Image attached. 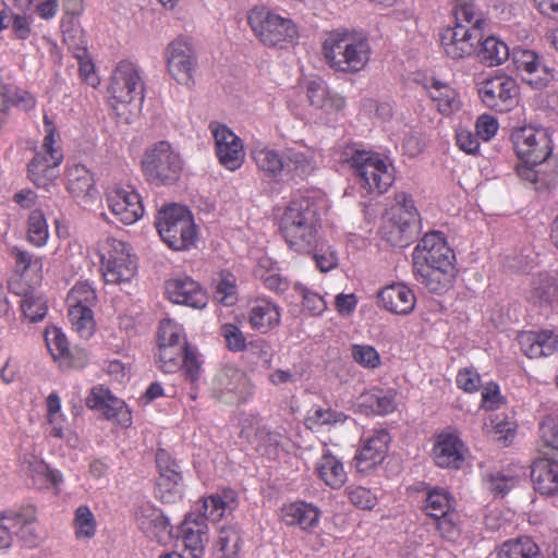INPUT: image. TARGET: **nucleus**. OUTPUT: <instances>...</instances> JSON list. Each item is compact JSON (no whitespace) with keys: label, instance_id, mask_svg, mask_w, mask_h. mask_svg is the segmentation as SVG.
<instances>
[{"label":"nucleus","instance_id":"obj_61","mask_svg":"<svg viewBox=\"0 0 558 558\" xmlns=\"http://www.w3.org/2000/svg\"><path fill=\"white\" fill-rule=\"evenodd\" d=\"M45 341L54 360L63 359L69 355V343L61 329L57 327L48 328L45 333Z\"/></svg>","mask_w":558,"mask_h":558},{"label":"nucleus","instance_id":"obj_46","mask_svg":"<svg viewBox=\"0 0 558 558\" xmlns=\"http://www.w3.org/2000/svg\"><path fill=\"white\" fill-rule=\"evenodd\" d=\"M356 405L359 408V411L366 415H386L388 413L393 412V410L396 409L395 392L391 390H377L362 393L357 398Z\"/></svg>","mask_w":558,"mask_h":558},{"label":"nucleus","instance_id":"obj_10","mask_svg":"<svg viewBox=\"0 0 558 558\" xmlns=\"http://www.w3.org/2000/svg\"><path fill=\"white\" fill-rule=\"evenodd\" d=\"M156 227L162 241L172 250H186L194 244L195 226L191 213L181 205L162 208L157 217Z\"/></svg>","mask_w":558,"mask_h":558},{"label":"nucleus","instance_id":"obj_9","mask_svg":"<svg viewBox=\"0 0 558 558\" xmlns=\"http://www.w3.org/2000/svg\"><path fill=\"white\" fill-rule=\"evenodd\" d=\"M142 167L148 181L170 184L179 179L183 170V159L172 144L160 141L145 150Z\"/></svg>","mask_w":558,"mask_h":558},{"label":"nucleus","instance_id":"obj_36","mask_svg":"<svg viewBox=\"0 0 558 558\" xmlns=\"http://www.w3.org/2000/svg\"><path fill=\"white\" fill-rule=\"evenodd\" d=\"M181 534L185 548L192 558L203 556L208 542V525L202 514H189L181 526Z\"/></svg>","mask_w":558,"mask_h":558},{"label":"nucleus","instance_id":"obj_11","mask_svg":"<svg viewBox=\"0 0 558 558\" xmlns=\"http://www.w3.org/2000/svg\"><path fill=\"white\" fill-rule=\"evenodd\" d=\"M97 302L95 288L87 281L77 282L66 296L68 318L72 329L84 339H88L95 331L93 306Z\"/></svg>","mask_w":558,"mask_h":558},{"label":"nucleus","instance_id":"obj_55","mask_svg":"<svg viewBox=\"0 0 558 558\" xmlns=\"http://www.w3.org/2000/svg\"><path fill=\"white\" fill-rule=\"evenodd\" d=\"M75 537L80 541L94 537L97 522L88 506L82 505L76 508L73 518Z\"/></svg>","mask_w":558,"mask_h":558},{"label":"nucleus","instance_id":"obj_62","mask_svg":"<svg viewBox=\"0 0 558 558\" xmlns=\"http://www.w3.org/2000/svg\"><path fill=\"white\" fill-rule=\"evenodd\" d=\"M345 420L347 416L343 413L333 411L331 409H323L319 407L313 408L307 416V423L311 428L339 424L343 423Z\"/></svg>","mask_w":558,"mask_h":558},{"label":"nucleus","instance_id":"obj_27","mask_svg":"<svg viewBox=\"0 0 558 558\" xmlns=\"http://www.w3.org/2000/svg\"><path fill=\"white\" fill-rule=\"evenodd\" d=\"M513 63L524 83L532 88H545L554 78L551 70L531 50L515 49L512 53Z\"/></svg>","mask_w":558,"mask_h":558},{"label":"nucleus","instance_id":"obj_3","mask_svg":"<svg viewBox=\"0 0 558 558\" xmlns=\"http://www.w3.org/2000/svg\"><path fill=\"white\" fill-rule=\"evenodd\" d=\"M454 26L444 29L440 43L447 57L460 60L473 56L483 38L485 20L469 0H456Z\"/></svg>","mask_w":558,"mask_h":558},{"label":"nucleus","instance_id":"obj_21","mask_svg":"<svg viewBox=\"0 0 558 558\" xmlns=\"http://www.w3.org/2000/svg\"><path fill=\"white\" fill-rule=\"evenodd\" d=\"M106 202L111 214L124 225H133L144 215L140 194L130 185H112L107 190Z\"/></svg>","mask_w":558,"mask_h":558},{"label":"nucleus","instance_id":"obj_64","mask_svg":"<svg viewBox=\"0 0 558 558\" xmlns=\"http://www.w3.org/2000/svg\"><path fill=\"white\" fill-rule=\"evenodd\" d=\"M294 289L301 294L303 299V307L311 315L316 316L325 312V310L327 308V304L322 295L311 291L308 288L299 282L294 284Z\"/></svg>","mask_w":558,"mask_h":558},{"label":"nucleus","instance_id":"obj_52","mask_svg":"<svg viewBox=\"0 0 558 558\" xmlns=\"http://www.w3.org/2000/svg\"><path fill=\"white\" fill-rule=\"evenodd\" d=\"M497 556L498 558H542L538 545L530 537L506 541Z\"/></svg>","mask_w":558,"mask_h":558},{"label":"nucleus","instance_id":"obj_43","mask_svg":"<svg viewBox=\"0 0 558 558\" xmlns=\"http://www.w3.org/2000/svg\"><path fill=\"white\" fill-rule=\"evenodd\" d=\"M534 487L542 495H558V462L536 460L531 470Z\"/></svg>","mask_w":558,"mask_h":558},{"label":"nucleus","instance_id":"obj_2","mask_svg":"<svg viewBox=\"0 0 558 558\" xmlns=\"http://www.w3.org/2000/svg\"><path fill=\"white\" fill-rule=\"evenodd\" d=\"M322 53L326 64L335 72L355 74L367 66L372 48L363 33L335 29L326 34Z\"/></svg>","mask_w":558,"mask_h":558},{"label":"nucleus","instance_id":"obj_22","mask_svg":"<svg viewBox=\"0 0 558 558\" xmlns=\"http://www.w3.org/2000/svg\"><path fill=\"white\" fill-rule=\"evenodd\" d=\"M209 129L219 162L230 171L239 169L245 158L242 140L227 125L210 123Z\"/></svg>","mask_w":558,"mask_h":558},{"label":"nucleus","instance_id":"obj_58","mask_svg":"<svg viewBox=\"0 0 558 558\" xmlns=\"http://www.w3.org/2000/svg\"><path fill=\"white\" fill-rule=\"evenodd\" d=\"M28 241L38 247L47 244L49 238L48 225L41 210H33L27 222Z\"/></svg>","mask_w":558,"mask_h":558},{"label":"nucleus","instance_id":"obj_23","mask_svg":"<svg viewBox=\"0 0 558 558\" xmlns=\"http://www.w3.org/2000/svg\"><path fill=\"white\" fill-rule=\"evenodd\" d=\"M137 527L150 539L167 545L173 539L172 525L162 511L151 502L141 504L134 512Z\"/></svg>","mask_w":558,"mask_h":558},{"label":"nucleus","instance_id":"obj_6","mask_svg":"<svg viewBox=\"0 0 558 558\" xmlns=\"http://www.w3.org/2000/svg\"><path fill=\"white\" fill-rule=\"evenodd\" d=\"M395 201L386 215L381 233L391 245L405 246L418 234L421 219L410 195L400 192L396 194Z\"/></svg>","mask_w":558,"mask_h":558},{"label":"nucleus","instance_id":"obj_40","mask_svg":"<svg viewBox=\"0 0 558 558\" xmlns=\"http://www.w3.org/2000/svg\"><path fill=\"white\" fill-rule=\"evenodd\" d=\"M320 510L305 501H294L283 505L281 520L287 525L299 526L304 531L315 529L319 523Z\"/></svg>","mask_w":558,"mask_h":558},{"label":"nucleus","instance_id":"obj_47","mask_svg":"<svg viewBox=\"0 0 558 558\" xmlns=\"http://www.w3.org/2000/svg\"><path fill=\"white\" fill-rule=\"evenodd\" d=\"M23 469L27 476L33 480V484L39 488L53 486L58 487L63 478L58 470L50 469L46 462L35 456L24 459Z\"/></svg>","mask_w":558,"mask_h":558},{"label":"nucleus","instance_id":"obj_16","mask_svg":"<svg viewBox=\"0 0 558 558\" xmlns=\"http://www.w3.org/2000/svg\"><path fill=\"white\" fill-rule=\"evenodd\" d=\"M165 61L169 75L181 85H189L197 65L192 43L178 37L170 41L165 50Z\"/></svg>","mask_w":558,"mask_h":558},{"label":"nucleus","instance_id":"obj_59","mask_svg":"<svg viewBox=\"0 0 558 558\" xmlns=\"http://www.w3.org/2000/svg\"><path fill=\"white\" fill-rule=\"evenodd\" d=\"M215 300L225 306H231L238 301L236 279L230 272H221L217 280Z\"/></svg>","mask_w":558,"mask_h":558},{"label":"nucleus","instance_id":"obj_51","mask_svg":"<svg viewBox=\"0 0 558 558\" xmlns=\"http://www.w3.org/2000/svg\"><path fill=\"white\" fill-rule=\"evenodd\" d=\"M202 514L205 519L219 520L226 512L232 511L235 507V493L231 489L223 490L221 494L208 496L203 501Z\"/></svg>","mask_w":558,"mask_h":558},{"label":"nucleus","instance_id":"obj_48","mask_svg":"<svg viewBox=\"0 0 558 558\" xmlns=\"http://www.w3.org/2000/svg\"><path fill=\"white\" fill-rule=\"evenodd\" d=\"M456 506V499L447 489L433 487L427 489L423 510L428 517L436 519L454 510Z\"/></svg>","mask_w":558,"mask_h":558},{"label":"nucleus","instance_id":"obj_29","mask_svg":"<svg viewBox=\"0 0 558 558\" xmlns=\"http://www.w3.org/2000/svg\"><path fill=\"white\" fill-rule=\"evenodd\" d=\"M89 409L101 412L108 420L128 427L132 424V414L123 400L114 397L102 386L94 387L86 399Z\"/></svg>","mask_w":558,"mask_h":558},{"label":"nucleus","instance_id":"obj_18","mask_svg":"<svg viewBox=\"0 0 558 558\" xmlns=\"http://www.w3.org/2000/svg\"><path fill=\"white\" fill-rule=\"evenodd\" d=\"M108 93L117 105H131L143 100V82L137 68L130 61H121L116 66Z\"/></svg>","mask_w":558,"mask_h":558},{"label":"nucleus","instance_id":"obj_17","mask_svg":"<svg viewBox=\"0 0 558 558\" xmlns=\"http://www.w3.org/2000/svg\"><path fill=\"white\" fill-rule=\"evenodd\" d=\"M304 97L313 112L320 117H336L345 107V99L331 90L319 76H311L302 83Z\"/></svg>","mask_w":558,"mask_h":558},{"label":"nucleus","instance_id":"obj_56","mask_svg":"<svg viewBox=\"0 0 558 558\" xmlns=\"http://www.w3.org/2000/svg\"><path fill=\"white\" fill-rule=\"evenodd\" d=\"M187 348L189 345L158 347L156 356L160 369L169 374L178 372Z\"/></svg>","mask_w":558,"mask_h":558},{"label":"nucleus","instance_id":"obj_26","mask_svg":"<svg viewBox=\"0 0 558 558\" xmlns=\"http://www.w3.org/2000/svg\"><path fill=\"white\" fill-rule=\"evenodd\" d=\"M454 253L449 247L445 235L439 231L426 233L414 247L413 265H438L454 262Z\"/></svg>","mask_w":558,"mask_h":558},{"label":"nucleus","instance_id":"obj_42","mask_svg":"<svg viewBox=\"0 0 558 558\" xmlns=\"http://www.w3.org/2000/svg\"><path fill=\"white\" fill-rule=\"evenodd\" d=\"M315 469L318 477L332 489L341 488L347 482V472L342 461L327 448L323 449Z\"/></svg>","mask_w":558,"mask_h":558},{"label":"nucleus","instance_id":"obj_37","mask_svg":"<svg viewBox=\"0 0 558 558\" xmlns=\"http://www.w3.org/2000/svg\"><path fill=\"white\" fill-rule=\"evenodd\" d=\"M68 191L82 205H89L97 195L94 179L89 170L80 163L72 165L66 171Z\"/></svg>","mask_w":558,"mask_h":558},{"label":"nucleus","instance_id":"obj_5","mask_svg":"<svg viewBox=\"0 0 558 558\" xmlns=\"http://www.w3.org/2000/svg\"><path fill=\"white\" fill-rule=\"evenodd\" d=\"M246 22L254 37L265 47L286 49L298 43L295 23L267 5L252 7L246 13Z\"/></svg>","mask_w":558,"mask_h":558},{"label":"nucleus","instance_id":"obj_24","mask_svg":"<svg viewBox=\"0 0 558 558\" xmlns=\"http://www.w3.org/2000/svg\"><path fill=\"white\" fill-rule=\"evenodd\" d=\"M137 527L150 539L167 545L173 539L172 525L162 511L151 502L141 504L134 512Z\"/></svg>","mask_w":558,"mask_h":558},{"label":"nucleus","instance_id":"obj_31","mask_svg":"<svg viewBox=\"0 0 558 558\" xmlns=\"http://www.w3.org/2000/svg\"><path fill=\"white\" fill-rule=\"evenodd\" d=\"M417 282L429 292L441 294L449 290L456 278L454 263L438 265H413Z\"/></svg>","mask_w":558,"mask_h":558},{"label":"nucleus","instance_id":"obj_30","mask_svg":"<svg viewBox=\"0 0 558 558\" xmlns=\"http://www.w3.org/2000/svg\"><path fill=\"white\" fill-rule=\"evenodd\" d=\"M390 441L389 434L384 430H376L362 440V447L354 457L357 472L367 474L379 465L388 451Z\"/></svg>","mask_w":558,"mask_h":558},{"label":"nucleus","instance_id":"obj_63","mask_svg":"<svg viewBox=\"0 0 558 558\" xmlns=\"http://www.w3.org/2000/svg\"><path fill=\"white\" fill-rule=\"evenodd\" d=\"M351 355L354 362L365 368L375 369L381 363L379 353L369 344H353Z\"/></svg>","mask_w":558,"mask_h":558},{"label":"nucleus","instance_id":"obj_12","mask_svg":"<svg viewBox=\"0 0 558 558\" xmlns=\"http://www.w3.org/2000/svg\"><path fill=\"white\" fill-rule=\"evenodd\" d=\"M518 158L527 165H541L553 151L549 131L542 126L525 125L511 133Z\"/></svg>","mask_w":558,"mask_h":558},{"label":"nucleus","instance_id":"obj_60","mask_svg":"<svg viewBox=\"0 0 558 558\" xmlns=\"http://www.w3.org/2000/svg\"><path fill=\"white\" fill-rule=\"evenodd\" d=\"M436 527L444 538L450 542L458 539L461 533V515L457 508L444 517L434 519Z\"/></svg>","mask_w":558,"mask_h":558},{"label":"nucleus","instance_id":"obj_4","mask_svg":"<svg viewBox=\"0 0 558 558\" xmlns=\"http://www.w3.org/2000/svg\"><path fill=\"white\" fill-rule=\"evenodd\" d=\"M337 160L353 170L359 184L367 193L381 194L395 181V168L389 157L348 144L336 153Z\"/></svg>","mask_w":558,"mask_h":558},{"label":"nucleus","instance_id":"obj_57","mask_svg":"<svg viewBox=\"0 0 558 558\" xmlns=\"http://www.w3.org/2000/svg\"><path fill=\"white\" fill-rule=\"evenodd\" d=\"M187 345L183 327L171 318L160 322L158 328V347Z\"/></svg>","mask_w":558,"mask_h":558},{"label":"nucleus","instance_id":"obj_28","mask_svg":"<svg viewBox=\"0 0 558 558\" xmlns=\"http://www.w3.org/2000/svg\"><path fill=\"white\" fill-rule=\"evenodd\" d=\"M165 293L172 303L193 308H204L208 302L207 294L201 284L187 276L168 279L165 283Z\"/></svg>","mask_w":558,"mask_h":558},{"label":"nucleus","instance_id":"obj_14","mask_svg":"<svg viewBox=\"0 0 558 558\" xmlns=\"http://www.w3.org/2000/svg\"><path fill=\"white\" fill-rule=\"evenodd\" d=\"M216 399L227 404L245 402L251 395V385L244 372L233 365H225L211 381Z\"/></svg>","mask_w":558,"mask_h":558},{"label":"nucleus","instance_id":"obj_33","mask_svg":"<svg viewBox=\"0 0 558 558\" xmlns=\"http://www.w3.org/2000/svg\"><path fill=\"white\" fill-rule=\"evenodd\" d=\"M377 298L383 308L397 315L412 313L416 303L414 292L401 282L386 286L378 291Z\"/></svg>","mask_w":558,"mask_h":558},{"label":"nucleus","instance_id":"obj_41","mask_svg":"<svg viewBox=\"0 0 558 558\" xmlns=\"http://www.w3.org/2000/svg\"><path fill=\"white\" fill-rule=\"evenodd\" d=\"M286 173L305 175L316 167V151L303 142L294 143L283 151Z\"/></svg>","mask_w":558,"mask_h":558},{"label":"nucleus","instance_id":"obj_20","mask_svg":"<svg viewBox=\"0 0 558 558\" xmlns=\"http://www.w3.org/2000/svg\"><path fill=\"white\" fill-rule=\"evenodd\" d=\"M0 520L9 524L14 538L24 545L35 546L39 539L37 529L38 511L32 504H21L0 511Z\"/></svg>","mask_w":558,"mask_h":558},{"label":"nucleus","instance_id":"obj_53","mask_svg":"<svg viewBox=\"0 0 558 558\" xmlns=\"http://www.w3.org/2000/svg\"><path fill=\"white\" fill-rule=\"evenodd\" d=\"M215 546L218 558H239L242 546L239 529L233 525L220 527Z\"/></svg>","mask_w":558,"mask_h":558},{"label":"nucleus","instance_id":"obj_50","mask_svg":"<svg viewBox=\"0 0 558 558\" xmlns=\"http://www.w3.org/2000/svg\"><path fill=\"white\" fill-rule=\"evenodd\" d=\"M527 298L539 306L553 303L558 298L557 279L548 274H539L533 279Z\"/></svg>","mask_w":558,"mask_h":558},{"label":"nucleus","instance_id":"obj_38","mask_svg":"<svg viewBox=\"0 0 558 558\" xmlns=\"http://www.w3.org/2000/svg\"><path fill=\"white\" fill-rule=\"evenodd\" d=\"M248 322L253 329L267 332L279 326L280 307L268 299H256L250 303Z\"/></svg>","mask_w":558,"mask_h":558},{"label":"nucleus","instance_id":"obj_7","mask_svg":"<svg viewBox=\"0 0 558 558\" xmlns=\"http://www.w3.org/2000/svg\"><path fill=\"white\" fill-rule=\"evenodd\" d=\"M100 272L107 284H128L137 271L136 257L130 244L108 238L100 246Z\"/></svg>","mask_w":558,"mask_h":558},{"label":"nucleus","instance_id":"obj_44","mask_svg":"<svg viewBox=\"0 0 558 558\" xmlns=\"http://www.w3.org/2000/svg\"><path fill=\"white\" fill-rule=\"evenodd\" d=\"M227 348L232 352H241L247 348L246 338L241 328L234 324H223L220 328ZM248 348L258 353L264 361H268L270 354L264 340H255L248 343Z\"/></svg>","mask_w":558,"mask_h":558},{"label":"nucleus","instance_id":"obj_15","mask_svg":"<svg viewBox=\"0 0 558 558\" xmlns=\"http://www.w3.org/2000/svg\"><path fill=\"white\" fill-rule=\"evenodd\" d=\"M478 95L487 108L507 112L519 102V86L515 80L508 75H496L480 84Z\"/></svg>","mask_w":558,"mask_h":558},{"label":"nucleus","instance_id":"obj_25","mask_svg":"<svg viewBox=\"0 0 558 558\" xmlns=\"http://www.w3.org/2000/svg\"><path fill=\"white\" fill-rule=\"evenodd\" d=\"M137 527L150 539L167 545L173 539L172 525L162 511L151 502L141 504L134 512Z\"/></svg>","mask_w":558,"mask_h":558},{"label":"nucleus","instance_id":"obj_35","mask_svg":"<svg viewBox=\"0 0 558 558\" xmlns=\"http://www.w3.org/2000/svg\"><path fill=\"white\" fill-rule=\"evenodd\" d=\"M425 88L428 97L440 114L449 117L461 110V96L457 89L448 83L440 80L430 78L425 84Z\"/></svg>","mask_w":558,"mask_h":558},{"label":"nucleus","instance_id":"obj_13","mask_svg":"<svg viewBox=\"0 0 558 558\" xmlns=\"http://www.w3.org/2000/svg\"><path fill=\"white\" fill-rule=\"evenodd\" d=\"M240 436L250 442L257 452L269 458H276L279 451H286L290 447L287 430L283 433L272 430L254 416L242 421Z\"/></svg>","mask_w":558,"mask_h":558},{"label":"nucleus","instance_id":"obj_54","mask_svg":"<svg viewBox=\"0 0 558 558\" xmlns=\"http://www.w3.org/2000/svg\"><path fill=\"white\" fill-rule=\"evenodd\" d=\"M480 44L481 48L477 56L488 66L499 65L509 58L510 53L507 44L495 36L482 39Z\"/></svg>","mask_w":558,"mask_h":558},{"label":"nucleus","instance_id":"obj_45","mask_svg":"<svg viewBox=\"0 0 558 558\" xmlns=\"http://www.w3.org/2000/svg\"><path fill=\"white\" fill-rule=\"evenodd\" d=\"M63 41L73 49L75 56L80 59V75L90 86L96 87L99 84V77L95 73L94 64L90 60H85V41L82 31H64Z\"/></svg>","mask_w":558,"mask_h":558},{"label":"nucleus","instance_id":"obj_8","mask_svg":"<svg viewBox=\"0 0 558 558\" xmlns=\"http://www.w3.org/2000/svg\"><path fill=\"white\" fill-rule=\"evenodd\" d=\"M44 128L45 137L40 150L28 163V178L38 187H47L58 178L59 166L63 160L59 136L48 116H44Z\"/></svg>","mask_w":558,"mask_h":558},{"label":"nucleus","instance_id":"obj_19","mask_svg":"<svg viewBox=\"0 0 558 558\" xmlns=\"http://www.w3.org/2000/svg\"><path fill=\"white\" fill-rule=\"evenodd\" d=\"M156 464L159 472L155 496L163 504H175L183 498L182 474L177 462L163 449L156 453Z\"/></svg>","mask_w":558,"mask_h":558},{"label":"nucleus","instance_id":"obj_34","mask_svg":"<svg viewBox=\"0 0 558 558\" xmlns=\"http://www.w3.org/2000/svg\"><path fill=\"white\" fill-rule=\"evenodd\" d=\"M518 341L523 354L530 359L549 356L558 349V336L551 330L522 331Z\"/></svg>","mask_w":558,"mask_h":558},{"label":"nucleus","instance_id":"obj_49","mask_svg":"<svg viewBox=\"0 0 558 558\" xmlns=\"http://www.w3.org/2000/svg\"><path fill=\"white\" fill-rule=\"evenodd\" d=\"M36 106L35 97L25 89L12 85L0 88V112L7 113L12 107L29 111Z\"/></svg>","mask_w":558,"mask_h":558},{"label":"nucleus","instance_id":"obj_32","mask_svg":"<svg viewBox=\"0 0 558 558\" xmlns=\"http://www.w3.org/2000/svg\"><path fill=\"white\" fill-rule=\"evenodd\" d=\"M465 448L458 435L441 433L436 436L432 457L439 468L459 469L464 460Z\"/></svg>","mask_w":558,"mask_h":558},{"label":"nucleus","instance_id":"obj_1","mask_svg":"<svg viewBox=\"0 0 558 558\" xmlns=\"http://www.w3.org/2000/svg\"><path fill=\"white\" fill-rule=\"evenodd\" d=\"M326 209L327 201L317 192H306L289 202L280 217L279 231L290 250L302 254L316 250Z\"/></svg>","mask_w":558,"mask_h":558},{"label":"nucleus","instance_id":"obj_39","mask_svg":"<svg viewBox=\"0 0 558 558\" xmlns=\"http://www.w3.org/2000/svg\"><path fill=\"white\" fill-rule=\"evenodd\" d=\"M251 157L258 171L266 178L278 180L286 170L283 154L262 142L253 144Z\"/></svg>","mask_w":558,"mask_h":558}]
</instances>
